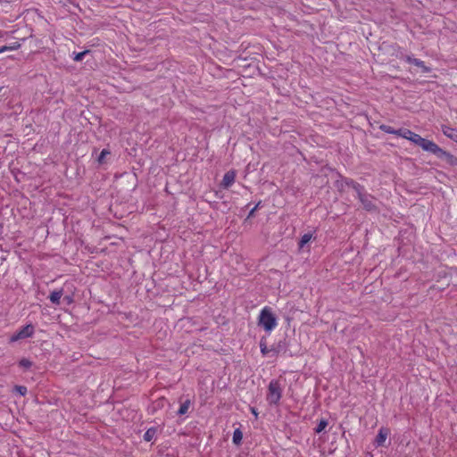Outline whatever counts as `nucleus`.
<instances>
[{"mask_svg":"<svg viewBox=\"0 0 457 457\" xmlns=\"http://www.w3.org/2000/svg\"><path fill=\"white\" fill-rule=\"evenodd\" d=\"M258 325L268 333H270L277 328V318L270 307L265 306L261 310L258 316Z\"/></svg>","mask_w":457,"mask_h":457,"instance_id":"f257e3e1","label":"nucleus"},{"mask_svg":"<svg viewBox=\"0 0 457 457\" xmlns=\"http://www.w3.org/2000/svg\"><path fill=\"white\" fill-rule=\"evenodd\" d=\"M397 136L401 137L403 138H405L413 144L420 146L424 151H428L429 145H431L432 141L421 137L420 135L412 132L411 130L408 129H397Z\"/></svg>","mask_w":457,"mask_h":457,"instance_id":"f03ea898","label":"nucleus"},{"mask_svg":"<svg viewBox=\"0 0 457 457\" xmlns=\"http://www.w3.org/2000/svg\"><path fill=\"white\" fill-rule=\"evenodd\" d=\"M282 397V387L278 380L272 379L268 386L267 401L270 405H278Z\"/></svg>","mask_w":457,"mask_h":457,"instance_id":"7ed1b4c3","label":"nucleus"},{"mask_svg":"<svg viewBox=\"0 0 457 457\" xmlns=\"http://www.w3.org/2000/svg\"><path fill=\"white\" fill-rule=\"evenodd\" d=\"M353 188L357 194V197L367 211H372L376 208L373 197L364 192V188L359 183L353 182Z\"/></svg>","mask_w":457,"mask_h":457,"instance_id":"20e7f679","label":"nucleus"},{"mask_svg":"<svg viewBox=\"0 0 457 457\" xmlns=\"http://www.w3.org/2000/svg\"><path fill=\"white\" fill-rule=\"evenodd\" d=\"M427 152L432 153L438 158H445L446 162L452 166H457V157L451 153L443 150L433 141Z\"/></svg>","mask_w":457,"mask_h":457,"instance_id":"39448f33","label":"nucleus"},{"mask_svg":"<svg viewBox=\"0 0 457 457\" xmlns=\"http://www.w3.org/2000/svg\"><path fill=\"white\" fill-rule=\"evenodd\" d=\"M35 328L32 324L22 327L10 337V342L13 343L21 339L31 337L34 335Z\"/></svg>","mask_w":457,"mask_h":457,"instance_id":"423d86ee","label":"nucleus"},{"mask_svg":"<svg viewBox=\"0 0 457 457\" xmlns=\"http://www.w3.org/2000/svg\"><path fill=\"white\" fill-rule=\"evenodd\" d=\"M236 177H237V172L235 170H228L223 176V179H222V181L220 183V186L223 188L228 189V187H230L234 184V182L236 180Z\"/></svg>","mask_w":457,"mask_h":457,"instance_id":"0eeeda50","label":"nucleus"},{"mask_svg":"<svg viewBox=\"0 0 457 457\" xmlns=\"http://www.w3.org/2000/svg\"><path fill=\"white\" fill-rule=\"evenodd\" d=\"M389 434H390V431L387 428H384V427L380 428V429L378 430V433L376 436V439H375L376 445L377 446L384 445Z\"/></svg>","mask_w":457,"mask_h":457,"instance_id":"6e6552de","label":"nucleus"},{"mask_svg":"<svg viewBox=\"0 0 457 457\" xmlns=\"http://www.w3.org/2000/svg\"><path fill=\"white\" fill-rule=\"evenodd\" d=\"M405 61L410 64H413V65L420 68L422 70V71L425 73H428L431 71L430 68L427 67L425 65V62L420 59L412 58L411 56H406Z\"/></svg>","mask_w":457,"mask_h":457,"instance_id":"1a4fd4ad","label":"nucleus"},{"mask_svg":"<svg viewBox=\"0 0 457 457\" xmlns=\"http://www.w3.org/2000/svg\"><path fill=\"white\" fill-rule=\"evenodd\" d=\"M443 134L448 138L457 142V129L451 128L447 125H442L441 127Z\"/></svg>","mask_w":457,"mask_h":457,"instance_id":"9d476101","label":"nucleus"},{"mask_svg":"<svg viewBox=\"0 0 457 457\" xmlns=\"http://www.w3.org/2000/svg\"><path fill=\"white\" fill-rule=\"evenodd\" d=\"M62 295H63L62 289L54 290L50 294L49 300L51 301L52 303L58 305V304H60V300H61Z\"/></svg>","mask_w":457,"mask_h":457,"instance_id":"9b49d317","label":"nucleus"},{"mask_svg":"<svg viewBox=\"0 0 457 457\" xmlns=\"http://www.w3.org/2000/svg\"><path fill=\"white\" fill-rule=\"evenodd\" d=\"M312 238H313L312 233H305L304 235H303L298 243L299 249L300 250L303 249L305 245L308 244Z\"/></svg>","mask_w":457,"mask_h":457,"instance_id":"f8f14e48","label":"nucleus"},{"mask_svg":"<svg viewBox=\"0 0 457 457\" xmlns=\"http://www.w3.org/2000/svg\"><path fill=\"white\" fill-rule=\"evenodd\" d=\"M157 429L155 428H149L144 434V440L145 442H151L154 438Z\"/></svg>","mask_w":457,"mask_h":457,"instance_id":"ddd939ff","label":"nucleus"},{"mask_svg":"<svg viewBox=\"0 0 457 457\" xmlns=\"http://www.w3.org/2000/svg\"><path fill=\"white\" fill-rule=\"evenodd\" d=\"M191 401L189 399L186 400L184 403H181L179 411H178V414L179 415H184L186 414L189 408L191 407Z\"/></svg>","mask_w":457,"mask_h":457,"instance_id":"4468645a","label":"nucleus"},{"mask_svg":"<svg viewBox=\"0 0 457 457\" xmlns=\"http://www.w3.org/2000/svg\"><path fill=\"white\" fill-rule=\"evenodd\" d=\"M242 439H243V433L242 431L239 429V428H237L234 430V433H233V443L237 445H239L242 442Z\"/></svg>","mask_w":457,"mask_h":457,"instance_id":"2eb2a0df","label":"nucleus"},{"mask_svg":"<svg viewBox=\"0 0 457 457\" xmlns=\"http://www.w3.org/2000/svg\"><path fill=\"white\" fill-rule=\"evenodd\" d=\"M20 47H21V44L18 42H14L11 46H4L0 47V54L4 53L6 51L17 50Z\"/></svg>","mask_w":457,"mask_h":457,"instance_id":"dca6fc26","label":"nucleus"},{"mask_svg":"<svg viewBox=\"0 0 457 457\" xmlns=\"http://www.w3.org/2000/svg\"><path fill=\"white\" fill-rule=\"evenodd\" d=\"M328 424V421H327L326 420H324V419L320 420L319 421V423H318V425H317L316 428H315V432H316L317 434H319V433L322 432V431L327 428Z\"/></svg>","mask_w":457,"mask_h":457,"instance_id":"f3484780","label":"nucleus"},{"mask_svg":"<svg viewBox=\"0 0 457 457\" xmlns=\"http://www.w3.org/2000/svg\"><path fill=\"white\" fill-rule=\"evenodd\" d=\"M381 130H383L386 133L393 134L397 136V129H395L393 127L388 125H381L380 126Z\"/></svg>","mask_w":457,"mask_h":457,"instance_id":"a211bd4d","label":"nucleus"},{"mask_svg":"<svg viewBox=\"0 0 457 457\" xmlns=\"http://www.w3.org/2000/svg\"><path fill=\"white\" fill-rule=\"evenodd\" d=\"M111 153L108 149H103L98 156L97 162L100 164H103L104 162V158L109 155Z\"/></svg>","mask_w":457,"mask_h":457,"instance_id":"6ab92c4d","label":"nucleus"},{"mask_svg":"<svg viewBox=\"0 0 457 457\" xmlns=\"http://www.w3.org/2000/svg\"><path fill=\"white\" fill-rule=\"evenodd\" d=\"M19 364L22 368L29 369L31 367L32 362L29 359L23 358L20 361Z\"/></svg>","mask_w":457,"mask_h":457,"instance_id":"aec40b11","label":"nucleus"},{"mask_svg":"<svg viewBox=\"0 0 457 457\" xmlns=\"http://www.w3.org/2000/svg\"><path fill=\"white\" fill-rule=\"evenodd\" d=\"M88 53L87 50L86 51H83V52H80V53H77L73 58V60L75 62H80L83 60L84 56Z\"/></svg>","mask_w":457,"mask_h":457,"instance_id":"412c9836","label":"nucleus"},{"mask_svg":"<svg viewBox=\"0 0 457 457\" xmlns=\"http://www.w3.org/2000/svg\"><path fill=\"white\" fill-rule=\"evenodd\" d=\"M15 391L18 392L21 395H25L27 394V387L23 386H16Z\"/></svg>","mask_w":457,"mask_h":457,"instance_id":"4be33fe9","label":"nucleus"},{"mask_svg":"<svg viewBox=\"0 0 457 457\" xmlns=\"http://www.w3.org/2000/svg\"><path fill=\"white\" fill-rule=\"evenodd\" d=\"M260 348H261V352L263 355H266L269 352L268 348H267V345H266V342L262 340L261 343H260Z\"/></svg>","mask_w":457,"mask_h":457,"instance_id":"5701e85b","label":"nucleus"},{"mask_svg":"<svg viewBox=\"0 0 457 457\" xmlns=\"http://www.w3.org/2000/svg\"><path fill=\"white\" fill-rule=\"evenodd\" d=\"M261 201L257 203V204L249 212L247 218H251L254 215L256 210L260 207Z\"/></svg>","mask_w":457,"mask_h":457,"instance_id":"b1692460","label":"nucleus"},{"mask_svg":"<svg viewBox=\"0 0 457 457\" xmlns=\"http://www.w3.org/2000/svg\"><path fill=\"white\" fill-rule=\"evenodd\" d=\"M63 299L67 303V304H71L73 302L72 296L70 295H66Z\"/></svg>","mask_w":457,"mask_h":457,"instance_id":"393cba45","label":"nucleus"},{"mask_svg":"<svg viewBox=\"0 0 457 457\" xmlns=\"http://www.w3.org/2000/svg\"><path fill=\"white\" fill-rule=\"evenodd\" d=\"M253 414L257 415V413H256V411H255V410H254V409H253Z\"/></svg>","mask_w":457,"mask_h":457,"instance_id":"a878e982","label":"nucleus"}]
</instances>
